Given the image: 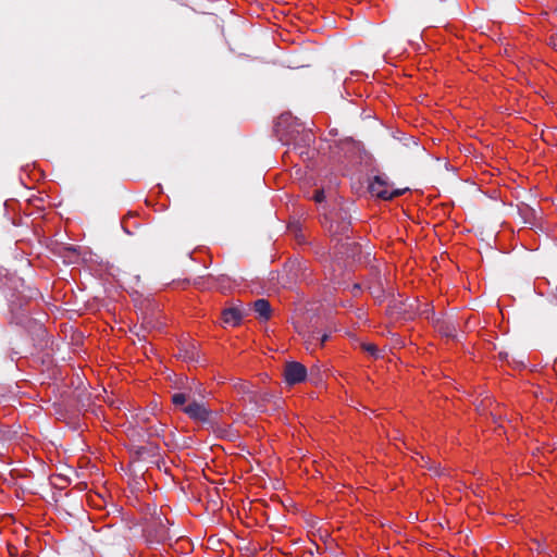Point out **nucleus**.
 Here are the masks:
<instances>
[{
    "mask_svg": "<svg viewBox=\"0 0 557 557\" xmlns=\"http://www.w3.org/2000/svg\"><path fill=\"white\" fill-rule=\"evenodd\" d=\"M550 295H552V297L555 299V301L557 302V284H556V286L552 289Z\"/></svg>",
    "mask_w": 557,
    "mask_h": 557,
    "instance_id": "obj_23",
    "label": "nucleus"
},
{
    "mask_svg": "<svg viewBox=\"0 0 557 557\" xmlns=\"http://www.w3.org/2000/svg\"><path fill=\"white\" fill-rule=\"evenodd\" d=\"M165 424L159 423L158 425L148 429L150 436H161L164 433Z\"/></svg>",
    "mask_w": 557,
    "mask_h": 557,
    "instance_id": "obj_16",
    "label": "nucleus"
},
{
    "mask_svg": "<svg viewBox=\"0 0 557 557\" xmlns=\"http://www.w3.org/2000/svg\"><path fill=\"white\" fill-rule=\"evenodd\" d=\"M253 311L258 314L261 321H268L272 317V308L269 300L259 298L252 304Z\"/></svg>",
    "mask_w": 557,
    "mask_h": 557,
    "instance_id": "obj_8",
    "label": "nucleus"
},
{
    "mask_svg": "<svg viewBox=\"0 0 557 557\" xmlns=\"http://www.w3.org/2000/svg\"><path fill=\"white\" fill-rule=\"evenodd\" d=\"M143 332H145V331L143 330ZM135 334L140 338L141 329H140V331L135 332Z\"/></svg>",
    "mask_w": 557,
    "mask_h": 557,
    "instance_id": "obj_27",
    "label": "nucleus"
},
{
    "mask_svg": "<svg viewBox=\"0 0 557 557\" xmlns=\"http://www.w3.org/2000/svg\"><path fill=\"white\" fill-rule=\"evenodd\" d=\"M420 314L430 320L433 323V320L436 319L433 308H430L429 305H425V308L420 312Z\"/></svg>",
    "mask_w": 557,
    "mask_h": 557,
    "instance_id": "obj_18",
    "label": "nucleus"
},
{
    "mask_svg": "<svg viewBox=\"0 0 557 557\" xmlns=\"http://www.w3.org/2000/svg\"><path fill=\"white\" fill-rule=\"evenodd\" d=\"M182 356L185 359H188L190 361H198V351L195 345H190L189 347L185 348Z\"/></svg>",
    "mask_w": 557,
    "mask_h": 557,
    "instance_id": "obj_12",
    "label": "nucleus"
},
{
    "mask_svg": "<svg viewBox=\"0 0 557 557\" xmlns=\"http://www.w3.org/2000/svg\"><path fill=\"white\" fill-rule=\"evenodd\" d=\"M245 314V309L242 308L240 304L239 306L225 308L221 313V318L225 325L237 326L242 323Z\"/></svg>",
    "mask_w": 557,
    "mask_h": 557,
    "instance_id": "obj_6",
    "label": "nucleus"
},
{
    "mask_svg": "<svg viewBox=\"0 0 557 557\" xmlns=\"http://www.w3.org/2000/svg\"><path fill=\"white\" fill-rule=\"evenodd\" d=\"M403 306H404V308H400V310H401L403 312H407L406 304H403Z\"/></svg>",
    "mask_w": 557,
    "mask_h": 557,
    "instance_id": "obj_26",
    "label": "nucleus"
},
{
    "mask_svg": "<svg viewBox=\"0 0 557 557\" xmlns=\"http://www.w3.org/2000/svg\"><path fill=\"white\" fill-rule=\"evenodd\" d=\"M307 368L297 361H288L285 363L283 375L287 385H296L307 379Z\"/></svg>",
    "mask_w": 557,
    "mask_h": 557,
    "instance_id": "obj_5",
    "label": "nucleus"
},
{
    "mask_svg": "<svg viewBox=\"0 0 557 557\" xmlns=\"http://www.w3.org/2000/svg\"><path fill=\"white\" fill-rule=\"evenodd\" d=\"M330 235L336 245L343 244L344 240H349L352 233L350 216L347 211L341 209L334 216H331L327 226Z\"/></svg>",
    "mask_w": 557,
    "mask_h": 557,
    "instance_id": "obj_3",
    "label": "nucleus"
},
{
    "mask_svg": "<svg viewBox=\"0 0 557 557\" xmlns=\"http://www.w3.org/2000/svg\"><path fill=\"white\" fill-rule=\"evenodd\" d=\"M172 403L176 407H182V411L189 419L201 422L202 424L214 429L216 425V413L207 408L202 401L195 399V393L191 386L185 387V391L172 395Z\"/></svg>",
    "mask_w": 557,
    "mask_h": 557,
    "instance_id": "obj_1",
    "label": "nucleus"
},
{
    "mask_svg": "<svg viewBox=\"0 0 557 557\" xmlns=\"http://www.w3.org/2000/svg\"><path fill=\"white\" fill-rule=\"evenodd\" d=\"M157 450H158V446H156V445H150V446H139V447L136 449V454H137L139 457H143L145 454H148V453H152V454H154Z\"/></svg>",
    "mask_w": 557,
    "mask_h": 557,
    "instance_id": "obj_17",
    "label": "nucleus"
},
{
    "mask_svg": "<svg viewBox=\"0 0 557 557\" xmlns=\"http://www.w3.org/2000/svg\"><path fill=\"white\" fill-rule=\"evenodd\" d=\"M312 198L315 202L321 203L325 199L324 190L315 189Z\"/></svg>",
    "mask_w": 557,
    "mask_h": 557,
    "instance_id": "obj_19",
    "label": "nucleus"
},
{
    "mask_svg": "<svg viewBox=\"0 0 557 557\" xmlns=\"http://www.w3.org/2000/svg\"><path fill=\"white\" fill-rule=\"evenodd\" d=\"M274 395L271 392H255L250 396V403L255 404L258 408H263L268 403L273 399Z\"/></svg>",
    "mask_w": 557,
    "mask_h": 557,
    "instance_id": "obj_10",
    "label": "nucleus"
},
{
    "mask_svg": "<svg viewBox=\"0 0 557 557\" xmlns=\"http://www.w3.org/2000/svg\"><path fill=\"white\" fill-rule=\"evenodd\" d=\"M361 348H362L363 351L368 352L373 358H379L380 357L379 348L376 347V345H374L372 343H362L361 344Z\"/></svg>",
    "mask_w": 557,
    "mask_h": 557,
    "instance_id": "obj_13",
    "label": "nucleus"
},
{
    "mask_svg": "<svg viewBox=\"0 0 557 557\" xmlns=\"http://www.w3.org/2000/svg\"><path fill=\"white\" fill-rule=\"evenodd\" d=\"M330 280L335 284H339L338 277L335 275V273L331 274Z\"/></svg>",
    "mask_w": 557,
    "mask_h": 557,
    "instance_id": "obj_24",
    "label": "nucleus"
},
{
    "mask_svg": "<svg viewBox=\"0 0 557 557\" xmlns=\"http://www.w3.org/2000/svg\"><path fill=\"white\" fill-rule=\"evenodd\" d=\"M164 519L160 513L156 511L150 517L145 518L144 535L150 544H161L171 540L170 530L168 529Z\"/></svg>",
    "mask_w": 557,
    "mask_h": 557,
    "instance_id": "obj_2",
    "label": "nucleus"
},
{
    "mask_svg": "<svg viewBox=\"0 0 557 557\" xmlns=\"http://www.w3.org/2000/svg\"><path fill=\"white\" fill-rule=\"evenodd\" d=\"M148 421H149V417H148V416H146V414H140V416L138 414V416H137V424H138V425H140L141 428H143L146 423H148Z\"/></svg>",
    "mask_w": 557,
    "mask_h": 557,
    "instance_id": "obj_20",
    "label": "nucleus"
},
{
    "mask_svg": "<svg viewBox=\"0 0 557 557\" xmlns=\"http://www.w3.org/2000/svg\"><path fill=\"white\" fill-rule=\"evenodd\" d=\"M305 339L308 345H315L320 342V332L319 331L309 332L307 335H305Z\"/></svg>",
    "mask_w": 557,
    "mask_h": 557,
    "instance_id": "obj_15",
    "label": "nucleus"
},
{
    "mask_svg": "<svg viewBox=\"0 0 557 557\" xmlns=\"http://www.w3.org/2000/svg\"><path fill=\"white\" fill-rule=\"evenodd\" d=\"M157 327H158V323L156 321H153V319L151 317H145L144 321L140 325L141 330L148 331V332L153 329H157Z\"/></svg>",
    "mask_w": 557,
    "mask_h": 557,
    "instance_id": "obj_14",
    "label": "nucleus"
},
{
    "mask_svg": "<svg viewBox=\"0 0 557 557\" xmlns=\"http://www.w3.org/2000/svg\"><path fill=\"white\" fill-rule=\"evenodd\" d=\"M370 294L379 301H382L384 298V287L382 282V276L379 272H375L373 282L369 285Z\"/></svg>",
    "mask_w": 557,
    "mask_h": 557,
    "instance_id": "obj_9",
    "label": "nucleus"
},
{
    "mask_svg": "<svg viewBox=\"0 0 557 557\" xmlns=\"http://www.w3.org/2000/svg\"><path fill=\"white\" fill-rule=\"evenodd\" d=\"M4 437H5V432L0 430V441L3 440Z\"/></svg>",
    "mask_w": 557,
    "mask_h": 557,
    "instance_id": "obj_25",
    "label": "nucleus"
},
{
    "mask_svg": "<svg viewBox=\"0 0 557 557\" xmlns=\"http://www.w3.org/2000/svg\"><path fill=\"white\" fill-rule=\"evenodd\" d=\"M434 329L443 336L456 338L458 323L451 319L436 318L433 320Z\"/></svg>",
    "mask_w": 557,
    "mask_h": 557,
    "instance_id": "obj_7",
    "label": "nucleus"
},
{
    "mask_svg": "<svg viewBox=\"0 0 557 557\" xmlns=\"http://www.w3.org/2000/svg\"><path fill=\"white\" fill-rule=\"evenodd\" d=\"M361 290V286L359 284H354L352 286V295L357 296V294Z\"/></svg>",
    "mask_w": 557,
    "mask_h": 557,
    "instance_id": "obj_22",
    "label": "nucleus"
},
{
    "mask_svg": "<svg viewBox=\"0 0 557 557\" xmlns=\"http://www.w3.org/2000/svg\"><path fill=\"white\" fill-rule=\"evenodd\" d=\"M389 182L385 175H375L369 184V191L372 196H375L383 200H392L396 197L404 195L409 190L408 187L388 190Z\"/></svg>",
    "mask_w": 557,
    "mask_h": 557,
    "instance_id": "obj_4",
    "label": "nucleus"
},
{
    "mask_svg": "<svg viewBox=\"0 0 557 557\" xmlns=\"http://www.w3.org/2000/svg\"><path fill=\"white\" fill-rule=\"evenodd\" d=\"M234 387L238 394H240L243 396H247L249 401H250V396H252L256 392L252 389V385L250 383H247L242 380L236 382Z\"/></svg>",
    "mask_w": 557,
    "mask_h": 557,
    "instance_id": "obj_11",
    "label": "nucleus"
},
{
    "mask_svg": "<svg viewBox=\"0 0 557 557\" xmlns=\"http://www.w3.org/2000/svg\"><path fill=\"white\" fill-rule=\"evenodd\" d=\"M329 338H330L329 333H323V334L320 333V342H319L320 346H323Z\"/></svg>",
    "mask_w": 557,
    "mask_h": 557,
    "instance_id": "obj_21",
    "label": "nucleus"
}]
</instances>
